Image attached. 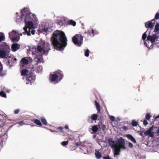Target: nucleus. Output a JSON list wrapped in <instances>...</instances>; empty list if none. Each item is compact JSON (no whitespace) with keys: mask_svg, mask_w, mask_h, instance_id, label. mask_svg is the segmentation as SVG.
<instances>
[{"mask_svg":"<svg viewBox=\"0 0 159 159\" xmlns=\"http://www.w3.org/2000/svg\"><path fill=\"white\" fill-rule=\"evenodd\" d=\"M19 38L17 34L13 38L11 39V40L13 42H17L19 40Z\"/></svg>","mask_w":159,"mask_h":159,"instance_id":"27","label":"nucleus"},{"mask_svg":"<svg viewBox=\"0 0 159 159\" xmlns=\"http://www.w3.org/2000/svg\"><path fill=\"white\" fill-rule=\"evenodd\" d=\"M43 67L41 66H39L36 68V70L37 72L39 73L42 70Z\"/></svg>","mask_w":159,"mask_h":159,"instance_id":"33","label":"nucleus"},{"mask_svg":"<svg viewBox=\"0 0 159 159\" xmlns=\"http://www.w3.org/2000/svg\"><path fill=\"white\" fill-rule=\"evenodd\" d=\"M95 31L93 29H91V34L93 36H95Z\"/></svg>","mask_w":159,"mask_h":159,"instance_id":"47","label":"nucleus"},{"mask_svg":"<svg viewBox=\"0 0 159 159\" xmlns=\"http://www.w3.org/2000/svg\"><path fill=\"white\" fill-rule=\"evenodd\" d=\"M106 126L105 125H102V129L103 131H104L105 130Z\"/></svg>","mask_w":159,"mask_h":159,"instance_id":"46","label":"nucleus"},{"mask_svg":"<svg viewBox=\"0 0 159 159\" xmlns=\"http://www.w3.org/2000/svg\"><path fill=\"white\" fill-rule=\"evenodd\" d=\"M40 30L42 31V32H46L47 33H49L51 32V29L50 28H49L46 26H43V27H41L40 28Z\"/></svg>","mask_w":159,"mask_h":159,"instance_id":"15","label":"nucleus"},{"mask_svg":"<svg viewBox=\"0 0 159 159\" xmlns=\"http://www.w3.org/2000/svg\"><path fill=\"white\" fill-rule=\"evenodd\" d=\"M5 39V37L3 34L0 35V42L4 40Z\"/></svg>","mask_w":159,"mask_h":159,"instance_id":"38","label":"nucleus"},{"mask_svg":"<svg viewBox=\"0 0 159 159\" xmlns=\"http://www.w3.org/2000/svg\"><path fill=\"white\" fill-rule=\"evenodd\" d=\"M62 72L60 70L53 72L50 75V80L52 82L57 83L62 79Z\"/></svg>","mask_w":159,"mask_h":159,"instance_id":"4","label":"nucleus"},{"mask_svg":"<svg viewBox=\"0 0 159 159\" xmlns=\"http://www.w3.org/2000/svg\"><path fill=\"white\" fill-rule=\"evenodd\" d=\"M68 141H63L61 142V145L63 146H65L66 145H67L68 144Z\"/></svg>","mask_w":159,"mask_h":159,"instance_id":"39","label":"nucleus"},{"mask_svg":"<svg viewBox=\"0 0 159 159\" xmlns=\"http://www.w3.org/2000/svg\"><path fill=\"white\" fill-rule=\"evenodd\" d=\"M153 32L155 33H158L159 32V23H156Z\"/></svg>","mask_w":159,"mask_h":159,"instance_id":"25","label":"nucleus"},{"mask_svg":"<svg viewBox=\"0 0 159 159\" xmlns=\"http://www.w3.org/2000/svg\"><path fill=\"white\" fill-rule=\"evenodd\" d=\"M87 37H89V36L91 35V33L90 32L89 30H88L87 32Z\"/></svg>","mask_w":159,"mask_h":159,"instance_id":"49","label":"nucleus"},{"mask_svg":"<svg viewBox=\"0 0 159 159\" xmlns=\"http://www.w3.org/2000/svg\"><path fill=\"white\" fill-rule=\"evenodd\" d=\"M49 46V44L48 42L41 39L38 43L37 48L33 46L30 47L27 50V54L29 56L31 54L35 58V61L38 63H43L42 55H47L50 49Z\"/></svg>","mask_w":159,"mask_h":159,"instance_id":"2","label":"nucleus"},{"mask_svg":"<svg viewBox=\"0 0 159 159\" xmlns=\"http://www.w3.org/2000/svg\"><path fill=\"white\" fill-rule=\"evenodd\" d=\"M16 60H17V59L16 58H12L11 59V61H9V63L10 65L11 62H13V63L12 64H11V65H14V64L16 63Z\"/></svg>","mask_w":159,"mask_h":159,"instance_id":"35","label":"nucleus"},{"mask_svg":"<svg viewBox=\"0 0 159 159\" xmlns=\"http://www.w3.org/2000/svg\"><path fill=\"white\" fill-rule=\"evenodd\" d=\"M91 117L93 120H95L97 119L98 116L97 114H94L92 115Z\"/></svg>","mask_w":159,"mask_h":159,"instance_id":"30","label":"nucleus"},{"mask_svg":"<svg viewBox=\"0 0 159 159\" xmlns=\"http://www.w3.org/2000/svg\"><path fill=\"white\" fill-rule=\"evenodd\" d=\"M41 121L42 124L44 125H46L47 124V122L46 119L44 117H41L39 119Z\"/></svg>","mask_w":159,"mask_h":159,"instance_id":"26","label":"nucleus"},{"mask_svg":"<svg viewBox=\"0 0 159 159\" xmlns=\"http://www.w3.org/2000/svg\"><path fill=\"white\" fill-rule=\"evenodd\" d=\"M68 24L69 25H72L73 26H75L76 23L75 21H74L73 20H71L68 21Z\"/></svg>","mask_w":159,"mask_h":159,"instance_id":"29","label":"nucleus"},{"mask_svg":"<svg viewBox=\"0 0 159 159\" xmlns=\"http://www.w3.org/2000/svg\"><path fill=\"white\" fill-rule=\"evenodd\" d=\"M159 37L156 34H153L152 35H148L147 37V40H149L152 43H153L157 41Z\"/></svg>","mask_w":159,"mask_h":159,"instance_id":"7","label":"nucleus"},{"mask_svg":"<svg viewBox=\"0 0 159 159\" xmlns=\"http://www.w3.org/2000/svg\"><path fill=\"white\" fill-rule=\"evenodd\" d=\"M84 34H87V32H84Z\"/></svg>","mask_w":159,"mask_h":159,"instance_id":"59","label":"nucleus"},{"mask_svg":"<svg viewBox=\"0 0 159 159\" xmlns=\"http://www.w3.org/2000/svg\"><path fill=\"white\" fill-rule=\"evenodd\" d=\"M30 74L29 72V71L25 69H23L21 71V75L22 76L28 75Z\"/></svg>","mask_w":159,"mask_h":159,"instance_id":"19","label":"nucleus"},{"mask_svg":"<svg viewBox=\"0 0 159 159\" xmlns=\"http://www.w3.org/2000/svg\"><path fill=\"white\" fill-rule=\"evenodd\" d=\"M159 118V115L155 117L154 120H157Z\"/></svg>","mask_w":159,"mask_h":159,"instance_id":"54","label":"nucleus"},{"mask_svg":"<svg viewBox=\"0 0 159 159\" xmlns=\"http://www.w3.org/2000/svg\"><path fill=\"white\" fill-rule=\"evenodd\" d=\"M90 51L88 49L84 50V55L86 57H88L89 56Z\"/></svg>","mask_w":159,"mask_h":159,"instance_id":"31","label":"nucleus"},{"mask_svg":"<svg viewBox=\"0 0 159 159\" xmlns=\"http://www.w3.org/2000/svg\"><path fill=\"white\" fill-rule=\"evenodd\" d=\"M70 148L71 149V150H74L76 149L75 147L74 146H71Z\"/></svg>","mask_w":159,"mask_h":159,"instance_id":"51","label":"nucleus"},{"mask_svg":"<svg viewBox=\"0 0 159 159\" xmlns=\"http://www.w3.org/2000/svg\"><path fill=\"white\" fill-rule=\"evenodd\" d=\"M153 126L152 125V126L150 127V128L148 130H149L150 131H152L153 130Z\"/></svg>","mask_w":159,"mask_h":159,"instance_id":"52","label":"nucleus"},{"mask_svg":"<svg viewBox=\"0 0 159 159\" xmlns=\"http://www.w3.org/2000/svg\"><path fill=\"white\" fill-rule=\"evenodd\" d=\"M155 18L156 19L158 20L159 19V13L158 12H157L156 14Z\"/></svg>","mask_w":159,"mask_h":159,"instance_id":"40","label":"nucleus"},{"mask_svg":"<svg viewBox=\"0 0 159 159\" xmlns=\"http://www.w3.org/2000/svg\"><path fill=\"white\" fill-rule=\"evenodd\" d=\"M26 84H29V82H28V83H26Z\"/></svg>","mask_w":159,"mask_h":159,"instance_id":"63","label":"nucleus"},{"mask_svg":"<svg viewBox=\"0 0 159 159\" xmlns=\"http://www.w3.org/2000/svg\"><path fill=\"white\" fill-rule=\"evenodd\" d=\"M103 159H111V158L109 156H107L106 157H103Z\"/></svg>","mask_w":159,"mask_h":159,"instance_id":"48","label":"nucleus"},{"mask_svg":"<svg viewBox=\"0 0 159 159\" xmlns=\"http://www.w3.org/2000/svg\"><path fill=\"white\" fill-rule=\"evenodd\" d=\"M10 52V50L8 49L7 51L3 50H0V58H6L8 57L9 53Z\"/></svg>","mask_w":159,"mask_h":159,"instance_id":"8","label":"nucleus"},{"mask_svg":"<svg viewBox=\"0 0 159 159\" xmlns=\"http://www.w3.org/2000/svg\"><path fill=\"white\" fill-rule=\"evenodd\" d=\"M132 125L133 126H136L138 125V123L135 120H133L131 123Z\"/></svg>","mask_w":159,"mask_h":159,"instance_id":"37","label":"nucleus"},{"mask_svg":"<svg viewBox=\"0 0 159 159\" xmlns=\"http://www.w3.org/2000/svg\"><path fill=\"white\" fill-rule=\"evenodd\" d=\"M140 135H141V136H142V135H142V133H140Z\"/></svg>","mask_w":159,"mask_h":159,"instance_id":"60","label":"nucleus"},{"mask_svg":"<svg viewBox=\"0 0 159 159\" xmlns=\"http://www.w3.org/2000/svg\"><path fill=\"white\" fill-rule=\"evenodd\" d=\"M144 134L146 136L148 135L152 137H153L154 136V132L150 131L148 130L145 132Z\"/></svg>","mask_w":159,"mask_h":159,"instance_id":"17","label":"nucleus"},{"mask_svg":"<svg viewBox=\"0 0 159 159\" xmlns=\"http://www.w3.org/2000/svg\"><path fill=\"white\" fill-rule=\"evenodd\" d=\"M155 22V19L152 20L150 21H148L145 23V25L146 28H152L154 26Z\"/></svg>","mask_w":159,"mask_h":159,"instance_id":"10","label":"nucleus"},{"mask_svg":"<svg viewBox=\"0 0 159 159\" xmlns=\"http://www.w3.org/2000/svg\"><path fill=\"white\" fill-rule=\"evenodd\" d=\"M119 148H118V147L115 149V152H114V156L116 155H119L120 152V149Z\"/></svg>","mask_w":159,"mask_h":159,"instance_id":"24","label":"nucleus"},{"mask_svg":"<svg viewBox=\"0 0 159 159\" xmlns=\"http://www.w3.org/2000/svg\"><path fill=\"white\" fill-rule=\"evenodd\" d=\"M128 147L129 148H132L133 147L132 143L130 142H129L128 143Z\"/></svg>","mask_w":159,"mask_h":159,"instance_id":"42","label":"nucleus"},{"mask_svg":"<svg viewBox=\"0 0 159 159\" xmlns=\"http://www.w3.org/2000/svg\"><path fill=\"white\" fill-rule=\"evenodd\" d=\"M51 131H52V132H54L55 131H53L52 130H51Z\"/></svg>","mask_w":159,"mask_h":159,"instance_id":"61","label":"nucleus"},{"mask_svg":"<svg viewBox=\"0 0 159 159\" xmlns=\"http://www.w3.org/2000/svg\"><path fill=\"white\" fill-rule=\"evenodd\" d=\"M31 59L30 57H27L22 58L20 62V66H24V65H27L29 61Z\"/></svg>","mask_w":159,"mask_h":159,"instance_id":"13","label":"nucleus"},{"mask_svg":"<svg viewBox=\"0 0 159 159\" xmlns=\"http://www.w3.org/2000/svg\"><path fill=\"white\" fill-rule=\"evenodd\" d=\"M108 142L109 145L113 149H115L117 147L116 143V141H113L112 138H109L108 139Z\"/></svg>","mask_w":159,"mask_h":159,"instance_id":"11","label":"nucleus"},{"mask_svg":"<svg viewBox=\"0 0 159 159\" xmlns=\"http://www.w3.org/2000/svg\"><path fill=\"white\" fill-rule=\"evenodd\" d=\"M20 47V45L18 43H13L12 45V50L13 52H15L18 50Z\"/></svg>","mask_w":159,"mask_h":159,"instance_id":"16","label":"nucleus"},{"mask_svg":"<svg viewBox=\"0 0 159 159\" xmlns=\"http://www.w3.org/2000/svg\"><path fill=\"white\" fill-rule=\"evenodd\" d=\"M95 104L96 106V107L98 111L99 112H100V107L99 104L98 102L97 101H95Z\"/></svg>","mask_w":159,"mask_h":159,"instance_id":"28","label":"nucleus"},{"mask_svg":"<svg viewBox=\"0 0 159 159\" xmlns=\"http://www.w3.org/2000/svg\"><path fill=\"white\" fill-rule=\"evenodd\" d=\"M99 33V32L97 31H95V34H98Z\"/></svg>","mask_w":159,"mask_h":159,"instance_id":"55","label":"nucleus"},{"mask_svg":"<svg viewBox=\"0 0 159 159\" xmlns=\"http://www.w3.org/2000/svg\"><path fill=\"white\" fill-rule=\"evenodd\" d=\"M110 119L112 121H114L115 119V118L114 116H110Z\"/></svg>","mask_w":159,"mask_h":159,"instance_id":"41","label":"nucleus"},{"mask_svg":"<svg viewBox=\"0 0 159 159\" xmlns=\"http://www.w3.org/2000/svg\"><path fill=\"white\" fill-rule=\"evenodd\" d=\"M157 133L158 134H159V129H158L157 131Z\"/></svg>","mask_w":159,"mask_h":159,"instance_id":"58","label":"nucleus"},{"mask_svg":"<svg viewBox=\"0 0 159 159\" xmlns=\"http://www.w3.org/2000/svg\"><path fill=\"white\" fill-rule=\"evenodd\" d=\"M122 129H124V130H126L128 129L127 127L126 126H124L122 127Z\"/></svg>","mask_w":159,"mask_h":159,"instance_id":"53","label":"nucleus"},{"mask_svg":"<svg viewBox=\"0 0 159 159\" xmlns=\"http://www.w3.org/2000/svg\"><path fill=\"white\" fill-rule=\"evenodd\" d=\"M95 153L96 158L98 159H100L102 157V155L101 153L97 149L95 150Z\"/></svg>","mask_w":159,"mask_h":159,"instance_id":"20","label":"nucleus"},{"mask_svg":"<svg viewBox=\"0 0 159 159\" xmlns=\"http://www.w3.org/2000/svg\"><path fill=\"white\" fill-rule=\"evenodd\" d=\"M143 124L144 125H146L148 124V122L146 120H144L143 121Z\"/></svg>","mask_w":159,"mask_h":159,"instance_id":"44","label":"nucleus"},{"mask_svg":"<svg viewBox=\"0 0 159 159\" xmlns=\"http://www.w3.org/2000/svg\"><path fill=\"white\" fill-rule=\"evenodd\" d=\"M65 128L66 129H68V126L67 125H66L65 127Z\"/></svg>","mask_w":159,"mask_h":159,"instance_id":"56","label":"nucleus"},{"mask_svg":"<svg viewBox=\"0 0 159 159\" xmlns=\"http://www.w3.org/2000/svg\"><path fill=\"white\" fill-rule=\"evenodd\" d=\"M0 96L4 98H6V95L4 92L3 91L0 92Z\"/></svg>","mask_w":159,"mask_h":159,"instance_id":"32","label":"nucleus"},{"mask_svg":"<svg viewBox=\"0 0 159 159\" xmlns=\"http://www.w3.org/2000/svg\"><path fill=\"white\" fill-rule=\"evenodd\" d=\"M96 137V134H94L93 135V138H95Z\"/></svg>","mask_w":159,"mask_h":159,"instance_id":"57","label":"nucleus"},{"mask_svg":"<svg viewBox=\"0 0 159 159\" xmlns=\"http://www.w3.org/2000/svg\"><path fill=\"white\" fill-rule=\"evenodd\" d=\"M18 124L21 126L25 124V123L23 121H20L19 122Z\"/></svg>","mask_w":159,"mask_h":159,"instance_id":"45","label":"nucleus"},{"mask_svg":"<svg viewBox=\"0 0 159 159\" xmlns=\"http://www.w3.org/2000/svg\"><path fill=\"white\" fill-rule=\"evenodd\" d=\"M63 129V128H62L61 126L58 127L56 128V130L55 131L56 132H59L60 134L65 136L66 133L64 131Z\"/></svg>","mask_w":159,"mask_h":159,"instance_id":"14","label":"nucleus"},{"mask_svg":"<svg viewBox=\"0 0 159 159\" xmlns=\"http://www.w3.org/2000/svg\"><path fill=\"white\" fill-rule=\"evenodd\" d=\"M20 12L21 16L20 17L17 16L16 21L19 23L23 20L25 22V26L23 28L24 32L23 34H27L28 36L30 35V33L32 35L34 34L36 31L34 29L36 27L38 23L36 15L31 13L27 7H24L21 10Z\"/></svg>","mask_w":159,"mask_h":159,"instance_id":"1","label":"nucleus"},{"mask_svg":"<svg viewBox=\"0 0 159 159\" xmlns=\"http://www.w3.org/2000/svg\"><path fill=\"white\" fill-rule=\"evenodd\" d=\"M125 142L122 138L120 137L118 139L117 142L116 143V145L117 144L118 145V147L120 148L125 149Z\"/></svg>","mask_w":159,"mask_h":159,"instance_id":"9","label":"nucleus"},{"mask_svg":"<svg viewBox=\"0 0 159 159\" xmlns=\"http://www.w3.org/2000/svg\"><path fill=\"white\" fill-rule=\"evenodd\" d=\"M51 41L55 49L63 50L67 45V39L64 33L57 30L53 33Z\"/></svg>","mask_w":159,"mask_h":159,"instance_id":"3","label":"nucleus"},{"mask_svg":"<svg viewBox=\"0 0 159 159\" xmlns=\"http://www.w3.org/2000/svg\"><path fill=\"white\" fill-rule=\"evenodd\" d=\"M151 117L150 114L149 113H147L146 115L145 118L146 120H149L150 119Z\"/></svg>","mask_w":159,"mask_h":159,"instance_id":"36","label":"nucleus"},{"mask_svg":"<svg viewBox=\"0 0 159 159\" xmlns=\"http://www.w3.org/2000/svg\"><path fill=\"white\" fill-rule=\"evenodd\" d=\"M126 137L129 139L132 142L134 143H136V141L134 138L131 135L128 134L126 135Z\"/></svg>","mask_w":159,"mask_h":159,"instance_id":"18","label":"nucleus"},{"mask_svg":"<svg viewBox=\"0 0 159 159\" xmlns=\"http://www.w3.org/2000/svg\"><path fill=\"white\" fill-rule=\"evenodd\" d=\"M17 34L16 32L14 31H12L11 33L9 34V36L10 39H11L14 38L16 35Z\"/></svg>","mask_w":159,"mask_h":159,"instance_id":"21","label":"nucleus"},{"mask_svg":"<svg viewBox=\"0 0 159 159\" xmlns=\"http://www.w3.org/2000/svg\"><path fill=\"white\" fill-rule=\"evenodd\" d=\"M98 125H94L92 127L91 130L94 133H96L98 130Z\"/></svg>","mask_w":159,"mask_h":159,"instance_id":"22","label":"nucleus"},{"mask_svg":"<svg viewBox=\"0 0 159 159\" xmlns=\"http://www.w3.org/2000/svg\"><path fill=\"white\" fill-rule=\"evenodd\" d=\"M2 69V66L1 63L0 62V73L1 72Z\"/></svg>","mask_w":159,"mask_h":159,"instance_id":"50","label":"nucleus"},{"mask_svg":"<svg viewBox=\"0 0 159 159\" xmlns=\"http://www.w3.org/2000/svg\"><path fill=\"white\" fill-rule=\"evenodd\" d=\"M148 30L144 33L142 36V39L144 41L145 40L147 36V33Z\"/></svg>","mask_w":159,"mask_h":159,"instance_id":"34","label":"nucleus"},{"mask_svg":"<svg viewBox=\"0 0 159 159\" xmlns=\"http://www.w3.org/2000/svg\"><path fill=\"white\" fill-rule=\"evenodd\" d=\"M83 38L81 34H76L72 37V41L76 46L80 47L83 43Z\"/></svg>","mask_w":159,"mask_h":159,"instance_id":"5","label":"nucleus"},{"mask_svg":"<svg viewBox=\"0 0 159 159\" xmlns=\"http://www.w3.org/2000/svg\"><path fill=\"white\" fill-rule=\"evenodd\" d=\"M157 43H155V44H157Z\"/></svg>","mask_w":159,"mask_h":159,"instance_id":"64","label":"nucleus"},{"mask_svg":"<svg viewBox=\"0 0 159 159\" xmlns=\"http://www.w3.org/2000/svg\"><path fill=\"white\" fill-rule=\"evenodd\" d=\"M32 121H33L36 124L39 125V126H41L42 125V123L41 122H40V120L36 119H33V120H32Z\"/></svg>","mask_w":159,"mask_h":159,"instance_id":"23","label":"nucleus"},{"mask_svg":"<svg viewBox=\"0 0 159 159\" xmlns=\"http://www.w3.org/2000/svg\"><path fill=\"white\" fill-rule=\"evenodd\" d=\"M26 80L30 81L31 83H33L35 80V77L32 73L29 74L26 77Z\"/></svg>","mask_w":159,"mask_h":159,"instance_id":"12","label":"nucleus"},{"mask_svg":"<svg viewBox=\"0 0 159 159\" xmlns=\"http://www.w3.org/2000/svg\"><path fill=\"white\" fill-rule=\"evenodd\" d=\"M20 109H17L14 111V113L15 114H18L20 111Z\"/></svg>","mask_w":159,"mask_h":159,"instance_id":"43","label":"nucleus"},{"mask_svg":"<svg viewBox=\"0 0 159 159\" xmlns=\"http://www.w3.org/2000/svg\"><path fill=\"white\" fill-rule=\"evenodd\" d=\"M9 91V90H7V91L8 92H9V91Z\"/></svg>","mask_w":159,"mask_h":159,"instance_id":"62","label":"nucleus"},{"mask_svg":"<svg viewBox=\"0 0 159 159\" xmlns=\"http://www.w3.org/2000/svg\"><path fill=\"white\" fill-rule=\"evenodd\" d=\"M7 127L6 126L4 125L1 130V132H2L0 135L1 142L5 141L7 138V132L9 128L8 127Z\"/></svg>","mask_w":159,"mask_h":159,"instance_id":"6","label":"nucleus"}]
</instances>
